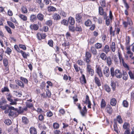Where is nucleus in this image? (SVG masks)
<instances>
[{
  "label": "nucleus",
  "mask_w": 134,
  "mask_h": 134,
  "mask_svg": "<svg viewBox=\"0 0 134 134\" xmlns=\"http://www.w3.org/2000/svg\"><path fill=\"white\" fill-rule=\"evenodd\" d=\"M110 73L113 78L115 75L117 78L119 79L120 78L122 77V74L120 71L119 69H116L114 71V68L113 67H111L110 69Z\"/></svg>",
  "instance_id": "f257e3e1"
},
{
  "label": "nucleus",
  "mask_w": 134,
  "mask_h": 134,
  "mask_svg": "<svg viewBox=\"0 0 134 134\" xmlns=\"http://www.w3.org/2000/svg\"><path fill=\"white\" fill-rule=\"evenodd\" d=\"M122 24L124 27L126 28L129 25L130 26H132L133 24V22L130 18L127 17L126 19V21H123Z\"/></svg>",
  "instance_id": "f03ea898"
},
{
  "label": "nucleus",
  "mask_w": 134,
  "mask_h": 134,
  "mask_svg": "<svg viewBox=\"0 0 134 134\" xmlns=\"http://www.w3.org/2000/svg\"><path fill=\"white\" fill-rule=\"evenodd\" d=\"M16 109H15L14 107H8V109L4 111L5 113H9V116H12L14 114V111H16Z\"/></svg>",
  "instance_id": "7ed1b4c3"
},
{
  "label": "nucleus",
  "mask_w": 134,
  "mask_h": 134,
  "mask_svg": "<svg viewBox=\"0 0 134 134\" xmlns=\"http://www.w3.org/2000/svg\"><path fill=\"white\" fill-rule=\"evenodd\" d=\"M103 71V74L105 77H109L110 75V72L108 67L107 66H105L104 68Z\"/></svg>",
  "instance_id": "20e7f679"
},
{
  "label": "nucleus",
  "mask_w": 134,
  "mask_h": 134,
  "mask_svg": "<svg viewBox=\"0 0 134 134\" xmlns=\"http://www.w3.org/2000/svg\"><path fill=\"white\" fill-rule=\"evenodd\" d=\"M91 57V54L88 52H86L85 54V61L87 64H89L90 62V59Z\"/></svg>",
  "instance_id": "39448f33"
},
{
  "label": "nucleus",
  "mask_w": 134,
  "mask_h": 134,
  "mask_svg": "<svg viewBox=\"0 0 134 134\" xmlns=\"http://www.w3.org/2000/svg\"><path fill=\"white\" fill-rule=\"evenodd\" d=\"M87 71L92 76L94 74L93 70L91 68V66L89 64H87Z\"/></svg>",
  "instance_id": "423d86ee"
},
{
  "label": "nucleus",
  "mask_w": 134,
  "mask_h": 134,
  "mask_svg": "<svg viewBox=\"0 0 134 134\" xmlns=\"http://www.w3.org/2000/svg\"><path fill=\"white\" fill-rule=\"evenodd\" d=\"M99 13L101 15H103L104 18L105 19L107 17V13L104 12V10L102 7H99Z\"/></svg>",
  "instance_id": "0eeeda50"
},
{
  "label": "nucleus",
  "mask_w": 134,
  "mask_h": 134,
  "mask_svg": "<svg viewBox=\"0 0 134 134\" xmlns=\"http://www.w3.org/2000/svg\"><path fill=\"white\" fill-rule=\"evenodd\" d=\"M9 130H10V131L13 130L17 133L18 131V129L17 125L15 124L13 125L12 126L10 127Z\"/></svg>",
  "instance_id": "6e6552de"
},
{
  "label": "nucleus",
  "mask_w": 134,
  "mask_h": 134,
  "mask_svg": "<svg viewBox=\"0 0 134 134\" xmlns=\"http://www.w3.org/2000/svg\"><path fill=\"white\" fill-rule=\"evenodd\" d=\"M94 79L95 83L99 87L101 85L100 81L98 77L95 76Z\"/></svg>",
  "instance_id": "1a4fd4ad"
},
{
  "label": "nucleus",
  "mask_w": 134,
  "mask_h": 134,
  "mask_svg": "<svg viewBox=\"0 0 134 134\" xmlns=\"http://www.w3.org/2000/svg\"><path fill=\"white\" fill-rule=\"evenodd\" d=\"M96 71L100 77H101L103 76L102 71L100 67H97Z\"/></svg>",
  "instance_id": "9d476101"
},
{
  "label": "nucleus",
  "mask_w": 134,
  "mask_h": 134,
  "mask_svg": "<svg viewBox=\"0 0 134 134\" xmlns=\"http://www.w3.org/2000/svg\"><path fill=\"white\" fill-rule=\"evenodd\" d=\"M110 48L111 51L113 52H114L116 49V44L115 43L113 42H112L110 44Z\"/></svg>",
  "instance_id": "9b49d317"
},
{
  "label": "nucleus",
  "mask_w": 134,
  "mask_h": 134,
  "mask_svg": "<svg viewBox=\"0 0 134 134\" xmlns=\"http://www.w3.org/2000/svg\"><path fill=\"white\" fill-rule=\"evenodd\" d=\"M80 113L82 116H84L87 113V109L86 106H84L83 107V109L80 111Z\"/></svg>",
  "instance_id": "f8f14e48"
},
{
  "label": "nucleus",
  "mask_w": 134,
  "mask_h": 134,
  "mask_svg": "<svg viewBox=\"0 0 134 134\" xmlns=\"http://www.w3.org/2000/svg\"><path fill=\"white\" fill-rule=\"evenodd\" d=\"M15 83L17 84L18 86L22 88H24V84L21 81L18 80H15Z\"/></svg>",
  "instance_id": "ddd939ff"
},
{
  "label": "nucleus",
  "mask_w": 134,
  "mask_h": 134,
  "mask_svg": "<svg viewBox=\"0 0 134 134\" xmlns=\"http://www.w3.org/2000/svg\"><path fill=\"white\" fill-rule=\"evenodd\" d=\"M102 51L107 54L110 51L109 47L108 45H105L102 50Z\"/></svg>",
  "instance_id": "4468645a"
},
{
  "label": "nucleus",
  "mask_w": 134,
  "mask_h": 134,
  "mask_svg": "<svg viewBox=\"0 0 134 134\" xmlns=\"http://www.w3.org/2000/svg\"><path fill=\"white\" fill-rule=\"evenodd\" d=\"M68 22L71 25H74L75 24V20L74 18L71 16L69 18Z\"/></svg>",
  "instance_id": "2eb2a0df"
},
{
  "label": "nucleus",
  "mask_w": 134,
  "mask_h": 134,
  "mask_svg": "<svg viewBox=\"0 0 134 134\" xmlns=\"http://www.w3.org/2000/svg\"><path fill=\"white\" fill-rule=\"evenodd\" d=\"M21 10L22 13L23 14H26L28 12L27 9L26 7L24 6H22L21 7Z\"/></svg>",
  "instance_id": "dca6fc26"
},
{
  "label": "nucleus",
  "mask_w": 134,
  "mask_h": 134,
  "mask_svg": "<svg viewBox=\"0 0 134 134\" xmlns=\"http://www.w3.org/2000/svg\"><path fill=\"white\" fill-rule=\"evenodd\" d=\"M106 108L108 113L111 114L113 112V109L111 106L110 105H107Z\"/></svg>",
  "instance_id": "f3484780"
},
{
  "label": "nucleus",
  "mask_w": 134,
  "mask_h": 134,
  "mask_svg": "<svg viewBox=\"0 0 134 134\" xmlns=\"http://www.w3.org/2000/svg\"><path fill=\"white\" fill-rule=\"evenodd\" d=\"M53 18L54 20H58L60 19V17L59 14L54 13L53 15Z\"/></svg>",
  "instance_id": "a211bd4d"
},
{
  "label": "nucleus",
  "mask_w": 134,
  "mask_h": 134,
  "mask_svg": "<svg viewBox=\"0 0 134 134\" xmlns=\"http://www.w3.org/2000/svg\"><path fill=\"white\" fill-rule=\"evenodd\" d=\"M100 57L102 60L104 61H105L107 58L106 54L104 53H102L100 54Z\"/></svg>",
  "instance_id": "6ab92c4d"
},
{
  "label": "nucleus",
  "mask_w": 134,
  "mask_h": 134,
  "mask_svg": "<svg viewBox=\"0 0 134 134\" xmlns=\"http://www.w3.org/2000/svg\"><path fill=\"white\" fill-rule=\"evenodd\" d=\"M30 28L31 30H37L38 28V26L36 24L31 25L30 26Z\"/></svg>",
  "instance_id": "aec40b11"
},
{
  "label": "nucleus",
  "mask_w": 134,
  "mask_h": 134,
  "mask_svg": "<svg viewBox=\"0 0 134 134\" xmlns=\"http://www.w3.org/2000/svg\"><path fill=\"white\" fill-rule=\"evenodd\" d=\"M19 16L24 21H26L27 20V17L24 15L20 14L19 15Z\"/></svg>",
  "instance_id": "412c9836"
},
{
  "label": "nucleus",
  "mask_w": 134,
  "mask_h": 134,
  "mask_svg": "<svg viewBox=\"0 0 134 134\" xmlns=\"http://www.w3.org/2000/svg\"><path fill=\"white\" fill-rule=\"evenodd\" d=\"M81 80V82L82 84H85L86 83V81L85 79V75L82 74V78Z\"/></svg>",
  "instance_id": "4be33fe9"
},
{
  "label": "nucleus",
  "mask_w": 134,
  "mask_h": 134,
  "mask_svg": "<svg viewBox=\"0 0 134 134\" xmlns=\"http://www.w3.org/2000/svg\"><path fill=\"white\" fill-rule=\"evenodd\" d=\"M30 130V133L31 134H37V132L36 129L34 127H31Z\"/></svg>",
  "instance_id": "5701e85b"
},
{
  "label": "nucleus",
  "mask_w": 134,
  "mask_h": 134,
  "mask_svg": "<svg viewBox=\"0 0 134 134\" xmlns=\"http://www.w3.org/2000/svg\"><path fill=\"white\" fill-rule=\"evenodd\" d=\"M130 127V125L128 123L125 122L123 126V128L125 129L128 130Z\"/></svg>",
  "instance_id": "b1692460"
},
{
  "label": "nucleus",
  "mask_w": 134,
  "mask_h": 134,
  "mask_svg": "<svg viewBox=\"0 0 134 134\" xmlns=\"http://www.w3.org/2000/svg\"><path fill=\"white\" fill-rule=\"evenodd\" d=\"M107 63L109 66H110L112 63V61L111 58L110 57H108L106 59Z\"/></svg>",
  "instance_id": "393cba45"
},
{
  "label": "nucleus",
  "mask_w": 134,
  "mask_h": 134,
  "mask_svg": "<svg viewBox=\"0 0 134 134\" xmlns=\"http://www.w3.org/2000/svg\"><path fill=\"white\" fill-rule=\"evenodd\" d=\"M122 75H123V79L125 81L127 80L128 78V75L126 72H123Z\"/></svg>",
  "instance_id": "a878e982"
},
{
  "label": "nucleus",
  "mask_w": 134,
  "mask_h": 134,
  "mask_svg": "<svg viewBox=\"0 0 134 134\" xmlns=\"http://www.w3.org/2000/svg\"><path fill=\"white\" fill-rule=\"evenodd\" d=\"M48 10L49 12H54L56 11V9L52 6H48Z\"/></svg>",
  "instance_id": "bb28decb"
},
{
  "label": "nucleus",
  "mask_w": 134,
  "mask_h": 134,
  "mask_svg": "<svg viewBox=\"0 0 134 134\" xmlns=\"http://www.w3.org/2000/svg\"><path fill=\"white\" fill-rule=\"evenodd\" d=\"M116 100L115 98H113L110 100V104L112 106H115L116 104Z\"/></svg>",
  "instance_id": "cd10ccee"
},
{
  "label": "nucleus",
  "mask_w": 134,
  "mask_h": 134,
  "mask_svg": "<svg viewBox=\"0 0 134 134\" xmlns=\"http://www.w3.org/2000/svg\"><path fill=\"white\" fill-rule=\"evenodd\" d=\"M44 16L41 13H39L37 15V18L40 21H42L44 19Z\"/></svg>",
  "instance_id": "c85d7f7f"
},
{
  "label": "nucleus",
  "mask_w": 134,
  "mask_h": 134,
  "mask_svg": "<svg viewBox=\"0 0 134 134\" xmlns=\"http://www.w3.org/2000/svg\"><path fill=\"white\" fill-rule=\"evenodd\" d=\"M82 18V16L81 14H77L76 15V19L78 20L79 22L81 21V19Z\"/></svg>",
  "instance_id": "c756f323"
},
{
  "label": "nucleus",
  "mask_w": 134,
  "mask_h": 134,
  "mask_svg": "<svg viewBox=\"0 0 134 134\" xmlns=\"http://www.w3.org/2000/svg\"><path fill=\"white\" fill-rule=\"evenodd\" d=\"M9 91L10 90L8 87L7 86L4 87L1 89V92L3 93L5 92H9Z\"/></svg>",
  "instance_id": "7c9ffc66"
},
{
  "label": "nucleus",
  "mask_w": 134,
  "mask_h": 134,
  "mask_svg": "<svg viewBox=\"0 0 134 134\" xmlns=\"http://www.w3.org/2000/svg\"><path fill=\"white\" fill-rule=\"evenodd\" d=\"M95 41V38L92 37L88 40V43L90 44H91L94 43Z\"/></svg>",
  "instance_id": "2f4dec72"
},
{
  "label": "nucleus",
  "mask_w": 134,
  "mask_h": 134,
  "mask_svg": "<svg viewBox=\"0 0 134 134\" xmlns=\"http://www.w3.org/2000/svg\"><path fill=\"white\" fill-rule=\"evenodd\" d=\"M106 105L104 99H102L101 102V107L102 108H104Z\"/></svg>",
  "instance_id": "473e14b6"
},
{
  "label": "nucleus",
  "mask_w": 134,
  "mask_h": 134,
  "mask_svg": "<svg viewBox=\"0 0 134 134\" xmlns=\"http://www.w3.org/2000/svg\"><path fill=\"white\" fill-rule=\"evenodd\" d=\"M91 51L92 53L94 55H96L97 53V51L95 48L93 47L91 48Z\"/></svg>",
  "instance_id": "72a5a7b5"
},
{
  "label": "nucleus",
  "mask_w": 134,
  "mask_h": 134,
  "mask_svg": "<svg viewBox=\"0 0 134 134\" xmlns=\"http://www.w3.org/2000/svg\"><path fill=\"white\" fill-rule=\"evenodd\" d=\"M95 46L96 48L97 49H100L102 47V43H97L95 44Z\"/></svg>",
  "instance_id": "f704fd0d"
},
{
  "label": "nucleus",
  "mask_w": 134,
  "mask_h": 134,
  "mask_svg": "<svg viewBox=\"0 0 134 134\" xmlns=\"http://www.w3.org/2000/svg\"><path fill=\"white\" fill-rule=\"evenodd\" d=\"M7 23L9 26L13 29H14L15 28L14 24L11 21H7Z\"/></svg>",
  "instance_id": "c9c22d12"
},
{
  "label": "nucleus",
  "mask_w": 134,
  "mask_h": 134,
  "mask_svg": "<svg viewBox=\"0 0 134 134\" xmlns=\"http://www.w3.org/2000/svg\"><path fill=\"white\" fill-rule=\"evenodd\" d=\"M23 122L25 124H27L29 122V121L27 118L25 117H23L22 118Z\"/></svg>",
  "instance_id": "e433bc0d"
},
{
  "label": "nucleus",
  "mask_w": 134,
  "mask_h": 134,
  "mask_svg": "<svg viewBox=\"0 0 134 134\" xmlns=\"http://www.w3.org/2000/svg\"><path fill=\"white\" fill-rule=\"evenodd\" d=\"M61 23L62 25L67 26L68 25V22L67 20L64 19L61 21Z\"/></svg>",
  "instance_id": "4c0bfd02"
},
{
  "label": "nucleus",
  "mask_w": 134,
  "mask_h": 134,
  "mask_svg": "<svg viewBox=\"0 0 134 134\" xmlns=\"http://www.w3.org/2000/svg\"><path fill=\"white\" fill-rule=\"evenodd\" d=\"M104 19H106L105 22L106 25L107 26H108L110 24V21H111V20L110 19L108 18L107 15V17L105 19L104 18Z\"/></svg>",
  "instance_id": "58836bf2"
},
{
  "label": "nucleus",
  "mask_w": 134,
  "mask_h": 134,
  "mask_svg": "<svg viewBox=\"0 0 134 134\" xmlns=\"http://www.w3.org/2000/svg\"><path fill=\"white\" fill-rule=\"evenodd\" d=\"M4 123L7 125H9L12 124V122L9 119H6L4 121Z\"/></svg>",
  "instance_id": "ea45409f"
},
{
  "label": "nucleus",
  "mask_w": 134,
  "mask_h": 134,
  "mask_svg": "<svg viewBox=\"0 0 134 134\" xmlns=\"http://www.w3.org/2000/svg\"><path fill=\"white\" fill-rule=\"evenodd\" d=\"M116 119L118 122L120 124L122 123V121L121 116L120 115H118L117 116Z\"/></svg>",
  "instance_id": "a19ab883"
},
{
  "label": "nucleus",
  "mask_w": 134,
  "mask_h": 134,
  "mask_svg": "<svg viewBox=\"0 0 134 134\" xmlns=\"http://www.w3.org/2000/svg\"><path fill=\"white\" fill-rule=\"evenodd\" d=\"M20 80L24 82L26 84L28 83V81L26 78L23 77H20Z\"/></svg>",
  "instance_id": "79ce46f5"
},
{
  "label": "nucleus",
  "mask_w": 134,
  "mask_h": 134,
  "mask_svg": "<svg viewBox=\"0 0 134 134\" xmlns=\"http://www.w3.org/2000/svg\"><path fill=\"white\" fill-rule=\"evenodd\" d=\"M113 126L114 131L118 133H119V130L116 124L115 123V124H114Z\"/></svg>",
  "instance_id": "37998d69"
},
{
  "label": "nucleus",
  "mask_w": 134,
  "mask_h": 134,
  "mask_svg": "<svg viewBox=\"0 0 134 134\" xmlns=\"http://www.w3.org/2000/svg\"><path fill=\"white\" fill-rule=\"evenodd\" d=\"M104 87L105 90L106 91L109 92L110 91V88L109 86L107 85H104Z\"/></svg>",
  "instance_id": "c03bdc74"
},
{
  "label": "nucleus",
  "mask_w": 134,
  "mask_h": 134,
  "mask_svg": "<svg viewBox=\"0 0 134 134\" xmlns=\"http://www.w3.org/2000/svg\"><path fill=\"white\" fill-rule=\"evenodd\" d=\"M91 24V21L89 19L85 23V24L87 26H90Z\"/></svg>",
  "instance_id": "a18cd8bd"
},
{
  "label": "nucleus",
  "mask_w": 134,
  "mask_h": 134,
  "mask_svg": "<svg viewBox=\"0 0 134 134\" xmlns=\"http://www.w3.org/2000/svg\"><path fill=\"white\" fill-rule=\"evenodd\" d=\"M36 19V16L34 15H31L30 18V20L31 21H34Z\"/></svg>",
  "instance_id": "49530a36"
},
{
  "label": "nucleus",
  "mask_w": 134,
  "mask_h": 134,
  "mask_svg": "<svg viewBox=\"0 0 134 134\" xmlns=\"http://www.w3.org/2000/svg\"><path fill=\"white\" fill-rule=\"evenodd\" d=\"M129 75L131 79L134 80V75L131 71H130L128 72Z\"/></svg>",
  "instance_id": "de8ad7c7"
},
{
  "label": "nucleus",
  "mask_w": 134,
  "mask_h": 134,
  "mask_svg": "<svg viewBox=\"0 0 134 134\" xmlns=\"http://www.w3.org/2000/svg\"><path fill=\"white\" fill-rule=\"evenodd\" d=\"M53 42L52 40H50L48 41V44L50 46L52 47L53 46Z\"/></svg>",
  "instance_id": "09e8293b"
},
{
  "label": "nucleus",
  "mask_w": 134,
  "mask_h": 134,
  "mask_svg": "<svg viewBox=\"0 0 134 134\" xmlns=\"http://www.w3.org/2000/svg\"><path fill=\"white\" fill-rule=\"evenodd\" d=\"M53 127L54 129H58L59 127V125L57 123L55 122L53 124Z\"/></svg>",
  "instance_id": "8fccbe9b"
},
{
  "label": "nucleus",
  "mask_w": 134,
  "mask_h": 134,
  "mask_svg": "<svg viewBox=\"0 0 134 134\" xmlns=\"http://www.w3.org/2000/svg\"><path fill=\"white\" fill-rule=\"evenodd\" d=\"M111 86L113 90L114 91L115 90L116 84L113 81H111Z\"/></svg>",
  "instance_id": "3c124183"
},
{
  "label": "nucleus",
  "mask_w": 134,
  "mask_h": 134,
  "mask_svg": "<svg viewBox=\"0 0 134 134\" xmlns=\"http://www.w3.org/2000/svg\"><path fill=\"white\" fill-rule=\"evenodd\" d=\"M73 25H69V28L70 31L72 32H74L75 30V27L72 26Z\"/></svg>",
  "instance_id": "603ef678"
},
{
  "label": "nucleus",
  "mask_w": 134,
  "mask_h": 134,
  "mask_svg": "<svg viewBox=\"0 0 134 134\" xmlns=\"http://www.w3.org/2000/svg\"><path fill=\"white\" fill-rule=\"evenodd\" d=\"M9 107L8 105L7 104L5 105H4L3 106H1L0 107V108L3 110H7V108L8 107Z\"/></svg>",
  "instance_id": "864d4df0"
},
{
  "label": "nucleus",
  "mask_w": 134,
  "mask_h": 134,
  "mask_svg": "<svg viewBox=\"0 0 134 134\" xmlns=\"http://www.w3.org/2000/svg\"><path fill=\"white\" fill-rule=\"evenodd\" d=\"M130 38L129 36H128L126 37V46L129 45L130 42Z\"/></svg>",
  "instance_id": "5fc2aeb1"
},
{
  "label": "nucleus",
  "mask_w": 134,
  "mask_h": 134,
  "mask_svg": "<svg viewBox=\"0 0 134 134\" xmlns=\"http://www.w3.org/2000/svg\"><path fill=\"white\" fill-rule=\"evenodd\" d=\"M122 104L124 107H127L128 105V103L126 100H124L123 101Z\"/></svg>",
  "instance_id": "6e6d98bb"
},
{
  "label": "nucleus",
  "mask_w": 134,
  "mask_h": 134,
  "mask_svg": "<svg viewBox=\"0 0 134 134\" xmlns=\"http://www.w3.org/2000/svg\"><path fill=\"white\" fill-rule=\"evenodd\" d=\"M46 92L47 96L48 97H50L51 95V93L50 91L48 89H46Z\"/></svg>",
  "instance_id": "4d7b16f0"
},
{
  "label": "nucleus",
  "mask_w": 134,
  "mask_h": 134,
  "mask_svg": "<svg viewBox=\"0 0 134 134\" xmlns=\"http://www.w3.org/2000/svg\"><path fill=\"white\" fill-rule=\"evenodd\" d=\"M26 106L27 107L30 108L32 107L33 105L32 103L29 102H26Z\"/></svg>",
  "instance_id": "13d9d810"
},
{
  "label": "nucleus",
  "mask_w": 134,
  "mask_h": 134,
  "mask_svg": "<svg viewBox=\"0 0 134 134\" xmlns=\"http://www.w3.org/2000/svg\"><path fill=\"white\" fill-rule=\"evenodd\" d=\"M47 116L48 117H51L53 115L51 111H48L47 113Z\"/></svg>",
  "instance_id": "bf43d9fd"
},
{
  "label": "nucleus",
  "mask_w": 134,
  "mask_h": 134,
  "mask_svg": "<svg viewBox=\"0 0 134 134\" xmlns=\"http://www.w3.org/2000/svg\"><path fill=\"white\" fill-rule=\"evenodd\" d=\"M74 67L76 72H78L79 71V69H80V68H78L77 65L76 64H75L74 65Z\"/></svg>",
  "instance_id": "052dcab7"
},
{
  "label": "nucleus",
  "mask_w": 134,
  "mask_h": 134,
  "mask_svg": "<svg viewBox=\"0 0 134 134\" xmlns=\"http://www.w3.org/2000/svg\"><path fill=\"white\" fill-rule=\"evenodd\" d=\"M77 63L80 65H82L84 64V62L81 60H78L77 62Z\"/></svg>",
  "instance_id": "680f3d73"
},
{
  "label": "nucleus",
  "mask_w": 134,
  "mask_h": 134,
  "mask_svg": "<svg viewBox=\"0 0 134 134\" xmlns=\"http://www.w3.org/2000/svg\"><path fill=\"white\" fill-rule=\"evenodd\" d=\"M5 28L6 30L10 34H12V32L11 31V30L9 27L7 26H5Z\"/></svg>",
  "instance_id": "e2e57ef3"
},
{
  "label": "nucleus",
  "mask_w": 134,
  "mask_h": 134,
  "mask_svg": "<svg viewBox=\"0 0 134 134\" xmlns=\"http://www.w3.org/2000/svg\"><path fill=\"white\" fill-rule=\"evenodd\" d=\"M60 14L63 17H66V13L63 11H61L60 12Z\"/></svg>",
  "instance_id": "0e129e2a"
},
{
  "label": "nucleus",
  "mask_w": 134,
  "mask_h": 134,
  "mask_svg": "<svg viewBox=\"0 0 134 134\" xmlns=\"http://www.w3.org/2000/svg\"><path fill=\"white\" fill-rule=\"evenodd\" d=\"M3 63L4 66H7L8 65V60L6 59H4L3 60Z\"/></svg>",
  "instance_id": "69168bd1"
},
{
  "label": "nucleus",
  "mask_w": 134,
  "mask_h": 134,
  "mask_svg": "<svg viewBox=\"0 0 134 134\" xmlns=\"http://www.w3.org/2000/svg\"><path fill=\"white\" fill-rule=\"evenodd\" d=\"M100 4L103 7H106L105 5V0H103L101 2H100Z\"/></svg>",
  "instance_id": "338daca9"
},
{
  "label": "nucleus",
  "mask_w": 134,
  "mask_h": 134,
  "mask_svg": "<svg viewBox=\"0 0 134 134\" xmlns=\"http://www.w3.org/2000/svg\"><path fill=\"white\" fill-rule=\"evenodd\" d=\"M75 29L77 31H81L82 30V28L80 26H76Z\"/></svg>",
  "instance_id": "774afa93"
}]
</instances>
